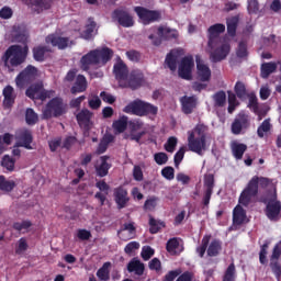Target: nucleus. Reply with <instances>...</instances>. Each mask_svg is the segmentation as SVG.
<instances>
[{
  "label": "nucleus",
  "instance_id": "obj_14",
  "mask_svg": "<svg viewBox=\"0 0 281 281\" xmlns=\"http://www.w3.org/2000/svg\"><path fill=\"white\" fill-rule=\"evenodd\" d=\"M232 47L227 43H220L214 48H211L210 59L213 63H221V60H225L227 56H229Z\"/></svg>",
  "mask_w": 281,
  "mask_h": 281
},
{
  "label": "nucleus",
  "instance_id": "obj_31",
  "mask_svg": "<svg viewBox=\"0 0 281 281\" xmlns=\"http://www.w3.org/2000/svg\"><path fill=\"white\" fill-rule=\"evenodd\" d=\"M198 78L201 82H210L212 78V70L205 64H198Z\"/></svg>",
  "mask_w": 281,
  "mask_h": 281
},
{
  "label": "nucleus",
  "instance_id": "obj_36",
  "mask_svg": "<svg viewBox=\"0 0 281 281\" xmlns=\"http://www.w3.org/2000/svg\"><path fill=\"white\" fill-rule=\"evenodd\" d=\"M240 19L238 15H234L226 20V26H227V34L228 36H236V30H238V23Z\"/></svg>",
  "mask_w": 281,
  "mask_h": 281
},
{
  "label": "nucleus",
  "instance_id": "obj_24",
  "mask_svg": "<svg viewBox=\"0 0 281 281\" xmlns=\"http://www.w3.org/2000/svg\"><path fill=\"white\" fill-rule=\"evenodd\" d=\"M93 117V113L87 109L81 110L77 115V122L81 128L89 131V126L91 124V119Z\"/></svg>",
  "mask_w": 281,
  "mask_h": 281
},
{
  "label": "nucleus",
  "instance_id": "obj_55",
  "mask_svg": "<svg viewBox=\"0 0 281 281\" xmlns=\"http://www.w3.org/2000/svg\"><path fill=\"white\" fill-rule=\"evenodd\" d=\"M14 164H16V160H14L12 157L9 155L3 156L1 166L12 172L14 170Z\"/></svg>",
  "mask_w": 281,
  "mask_h": 281
},
{
  "label": "nucleus",
  "instance_id": "obj_45",
  "mask_svg": "<svg viewBox=\"0 0 281 281\" xmlns=\"http://www.w3.org/2000/svg\"><path fill=\"white\" fill-rule=\"evenodd\" d=\"M20 139H21L20 146H22L23 148H26V150H32V142L34 138L32 137L31 132L25 131L24 133H22Z\"/></svg>",
  "mask_w": 281,
  "mask_h": 281
},
{
  "label": "nucleus",
  "instance_id": "obj_2",
  "mask_svg": "<svg viewBox=\"0 0 281 281\" xmlns=\"http://www.w3.org/2000/svg\"><path fill=\"white\" fill-rule=\"evenodd\" d=\"M114 52L110 47L95 48L88 52L80 58V69L87 71L90 78H102L104 72L102 70H93L104 67L106 63L113 59Z\"/></svg>",
  "mask_w": 281,
  "mask_h": 281
},
{
  "label": "nucleus",
  "instance_id": "obj_32",
  "mask_svg": "<svg viewBox=\"0 0 281 281\" xmlns=\"http://www.w3.org/2000/svg\"><path fill=\"white\" fill-rule=\"evenodd\" d=\"M54 0H25L26 5L36 8L37 10H49Z\"/></svg>",
  "mask_w": 281,
  "mask_h": 281
},
{
  "label": "nucleus",
  "instance_id": "obj_18",
  "mask_svg": "<svg viewBox=\"0 0 281 281\" xmlns=\"http://www.w3.org/2000/svg\"><path fill=\"white\" fill-rule=\"evenodd\" d=\"M204 195L202 198V204L204 207H210V201H212V194H214V175L209 173L204 177Z\"/></svg>",
  "mask_w": 281,
  "mask_h": 281
},
{
  "label": "nucleus",
  "instance_id": "obj_25",
  "mask_svg": "<svg viewBox=\"0 0 281 281\" xmlns=\"http://www.w3.org/2000/svg\"><path fill=\"white\" fill-rule=\"evenodd\" d=\"M119 234H121L122 240H131L135 238V234H137V228L135 227V223H125L119 231Z\"/></svg>",
  "mask_w": 281,
  "mask_h": 281
},
{
  "label": "nucleus",
  "instance_id": "obj_61",
  "mask_svg": "<svg viewBox=\"0 0 281 281\" xmlns=\"http://www.w3.org/2000/svg\"><path fill=\"white\" fill-rule=\"evenodd\" d=\"M248 14H258L259 10H260V3L258 2V0H248Z\"/></svg>",
  "mask_w": 281,
  "mask_h": 281
},
{
  "label": "nucleus",
  "instance_id": "obj_19",
  "mask_svg": "<svg viewBox=\"0 0 281 281\" xmlns=\"http://www.w3.org/2000/svg\"><path fill=\"white\" fill-rule=\"evenodd\" d=\"M144 82V72L140 70H132L127 77V85L133 91H135V89H139V87H143Z\"/></svg>",
  "mask_w": 281,
  "mask_h": 281
},
{
  "label": "nucleus",
  "instance_id": "obj_20",
  "mask_svg": "<svg viewBox=\"0 0 281 281\" xmlns=\"http://www.w3.org/2000/svg\"><path fill=\"white\" fill-rule=\"evenodd\" d=\"M99 159L101 162L94 166V170L97 177H100L102 179L109 175V170H111L112 168V165L109 164V159H111V156H101Z\"/></svg>",
  "mask_w": 281,
  "mask_h": 281
},
{
  "label": "nucleus",
  "instance_id": "obj_5",
  "mask_svg": "<svg viewBox=\"0 0 281 281\" xmlns=\"http://www.w3.org/2000/svg\"><path fill=\"white\" fill-rule=\"evenodd\" d=\"M212 235H204L201 245L195 248V254H198L199 258H205V251L209 258H216L221 256L223 251V241L221 239H213Z\"/></svg>",
  "mask_w": 281,
  "mask_h": 281
},
{
  "label": "nucleus",
  "instance_id": "obj_21",
  "mask_svg": "<svg viewBox=\"0 0 281 281\" xmlns=\"http://www.w3.org/2000/svg\"><path fill=\"white\" fill-rule=\"evenodd\" d=\"M46 43L50 44L53 47H58L59 49H67V47H69V37L49 34L46 37Z\"/></svg>",
  "mask_w": 281,
  "mask_h": 281
},
{
  "label": "nucleus",
  "instance_id": "obj_28",
  "mask_svg": "<svg viewBox=\"0 0 281 281\" xmlns=\"http://www.w3.org/2000/svg\"><path fill=\"white\" fill-rule=\"evenodd\" d=\"M87 77H85V75H78L70 92L72 95H76V93H85V91H87Z\"/></svg>",
  "mask_w": 281,
  "mask_h": 281
},
{
  "label": "nucleus",
  "instance_id": "obj_33",
  "mask_svg": "<svg viewBox=\"0 0 281 281\" xmlns=\"http://www.w3.org/2000/svg\"><path fill=\"white\" fill-rule=\"evenodd\" d=\"M231 150L233 153V157H235L237 161H240V159H243V155L247 153V145L243 143H233Z\"/></svg>",
  "mask_w": 281,
  "mask_h": 281
},
{
  "label": "nucleus",
  "instance_id": "obj_30",
  "mask_svg": "<svg viewBox=\"0 0 281 281\" xmlns=\"http://www.w3.org/2000/svg\"><path fill=\"white\" fill-rule=\"evenodd\" d=\"M247 221V211L243 209V205L237 204L233 210V223L235 225H243Z\"/></svg>",
  "mask_w": 281,
  "mask_h": 281
},
{
  "label": "nucleus",
  "instance_id": "obj_10",
  "mask_svg": "<svg viewBox=\"0 0 281 281\" xmlns=\"http://www.w3.org/2000/svg\"><path fill=\"white\" fill-rule=\"evenodd\" d=\"M26 97L30 98L31 100H42L45 101L46 98H52L54 97V93H56L54 90H45L43 88V83L37 82L31 85L26 89Z\"/></svg>",
  "mask_w": 281,
  "mask_h": 281
},
{
  "label": "nucleus",
  "instance_id": "obj_9",
  "mask_svg": "<svg viewBox=\"0 0 281 281\" xmlns=\"http://www.w3.org/2000/svg\"><path fill=\"white\" fill-rule=\"evenodd\" d=\"M134 12L137 14L143 25H150V23L161 21V12L157 10H149L145 7H135Z\"/></svg>",
  "mask_w": 281,
  "mask_h": 281
},
{
  "label": "nucleus",
  "instance_id": "obj_22",
  "mask_svg": "<svg viewBox=\"0 0 281 281\" xmlns=\"http://www.w3.org/2000/svg\"><path fill=\"white\" fill-rule=\"evenodd\" d=\"M180 103L182 106V113H184V115H191V113L196 109V97L183 95L180 98Z\"/></svg>",
  "mask_w": 281,
  "mask_h": 281
},
{
  "label": "nucleus",
  "instance_id": "obj_26",
  "mask_svg": "<svg viewBox=\"0 0 281 281\" xmlns=\"http://www.w3.org/2000/svg\"><path fill=\"white\" fill-rule=\"evenodd\" d=\"M146 270V266L137 257H134L127 263L128 273H135V276H144V271Z\"/></svg>",
  "mask_w": 281,
  "mask_h": 281
},
{
  "label": "nucleus",
  "instance_id": "obj_58",
  "mask_svg": "<svg viewBox=\"0 0 281 281\" xmlns=\"http://www.w3.org/2000/svg\"><path fill=\"white\" fill-rule=\"evenodd\" d=\"M178 143H179V140L177 139V137L170 136L167 139V144H165V150L167 153H175V148H177Z\"/></svg>",
  "mask_w": 281,
  "mask_h": 281
},
{
  "label": "nucleus",
  "instance_id": "obj_48",
  "mask_svg": "<svg viewBox=\"0 0 281 281\" xmlns=\"http://www.w3.org/2000/svg\"><path fill=\"white\" fill-rule=\"evenodd\" d=\"M236 106H240V102H238V99H236V94L234 92L228 91V113H234L236 111Z\"/></svg>",
  "mask_w": 281,
  "mask_h": 281
},
{
  "label": "nucleus",
  "instance_id": "obj_54",
  "mask_svg": "<svg viewBox=\"0 0 281 281\" xmlns=\"http://www.w3.org/2000/svg\"><path fill=\"white\" fill-rule=\"evenodd\" d=\"M237 58H247L249 56V50H247V42H239L236 49Z\"/></svg>",
  "mask_w": 281,
  "mask_h": 281
},
{
  "label": "nucleus",
  "instance_id": "obj_13",
  "mask_svg": "<svg viewBox=\"0 0 281 281\" xmlns=\"http://www.w3.org/2000/svg\"><path fill=\"white\" fill-rule=\"evenodd\" d=\"M281 202L278 201V194H271L266 205V216L269 221H280Z\"/></svg>",
  "mask_w": 281,
  "mask_h": 281
},
{
  "label": "nucleus",
  "instance_id": "obj_23",
  "mask_svg": "<svg viewBox=\"0 0 281 281\" xmlns=\"http://www.w3.org/2000/svg\"><path fill=\"white\" fill-rule=\"evenodd\" d=\"M113 74L116 80H126L128 78V67L124 64V60L119 57V60L113 66Z\"/></svg>",
  "mask_w": 281,
  "mask_h": 281
},
{
  "label": "nucleus",
  "instance_id": "obj_42",
  "mask_svg": "<svg viewBox=\"0 0 281 281\" xmlns=\"http://www.w3.org/2000/svg\"><path fill=\"white\" fill-rule=\"evenodd\" d=\"M128 126V117L127 116H121L119 120L114 121L112 123V127L115 131V133H124Z\"/></svg>",
  "mask_w": 281,
  "mask_h": 281
},
{
  "label": "nucleus",
  "instance_id": "obj_63",
  "mask_svg": "<svg viewBox=\"0 0 281 281\" xmlns=\"http://www.w3.org/2000/svg\"><path fill=\"white\" fill-rule=\"evenodd\" d=\"M31 226H32L31 221H22V222L13 223V229H15V232H23V229H30Z\"/></svg>",
  "mask_w": 281,
  "mask_h": 281
},
{
  "label": "nucleus",
  "instance_id": "obj_56",
  "mask_svg": "<svg viewBox=\"0 0 281 281\" xmlns=\"http://www.w3.org/2000/svg\"><path fill=\"white\" fill-rule=\"evenodd\" d=\"M29 247L30 246L27 245V239H25V237H21L18 240V246L15 248L16 256H21V254H24V251H27Z\"/></svg>",
  "mask_w": 281,
  "mask_h": 281
},
{
  "label": "nucleus",
  "instance_id": "obj_6",
  "mask_svg": "<svg viewBox=\"0 0 281 281\" xmlns=\"http://www.w3.org/2000/svg\"><path fill=\"white\" fill-rule=\"evenodd\" d=\"M124 113L146 117V115H157L159 108L153 103H148L142 99H136L130 102L124 109Z\"/></svg>",
  "mask_w": 281,
  "mask_h": 281
},
{
  "label": "nucleus",
  "instance_id": "obj_51",
  "mask_svg": "<svg viewBox=\"0 0 281 281\" xmlns=\"http://www.w3.org/2000/svg\"><path fill=\"white\" fill-rule=\"evenodd\" d=\"M25 120H26V124H29L30 126H34V124L38 122V114L34 112V109L29 108L26 109V112H25Z\"/></svg>",
  "mask_w": 281,
  "mask_h": 281
},
{
  "label": "nucleus",
  "instance_id": "obj_64",
  "mask_svg": "<svg viewBox=\"0 0 281 281\" xmlns=\"http://www.w3.org/2000/svg\"><path fill=\"white\" fill-rule=\"evenodd\" d=\"M137 249H139V241H130L125 246L124 251L127 256H131V254H133V251H137Z\"/></svg>",
  "mask_w": 281,
  "mask_h": 281
},
{
  "label": "nucleus",
  "instance_id": "obj_57",
  "mask_svg": "<svg viewBox=\"0 0 281 281\" xmlns=\"http://www.w3.org/2000/svg\"><path fill=\"white\" fill-rule=\"evenodd\" d=\"M177 249H179V240L177 239V237L170 238L167 241L166 250L168 251V254H175Z\"/></svg>",
  "mask_w": 281,
  "mask_h": 281
},
{
  "label": "nucleus",
  "instance_id": "obj_8",
  "mask_svg": "<svg viewBox=\"0 0 281 281\" xmlns=\"http://www.w3.org/2000/svg\"><path fill=\"white\" fill-rule=\"evenodd\" d=\"M249 126H251V119L249 117V114L241 111L235 116L231 125V131L233 135H243Z\"/></svg>",
  "mask_w": 281,
  "mask_h": 281
},
{
  "label": "nucleus",
  "instance_id": "obj_62",
  "mask_svg": "<svg viewBox=\"0 0 281 281\" xmlns=\"http://www.w3.org/2000/svg\"><path fill=\"white\" fill-rule=\"evenodd\" d=\"M161 176L167 179V181H172L175 179V168L167 166L161 169Z\"/></svg>",
  "mask_w": 281,
  "mask_h": 281
},
{
  "label": "nucleus",
  "instance_id": "obj_17",
  "mask_svg": "<svg viewBox=\"0 0 281 281\" xmlns=\"http://www.w3.org/2000/svg\"><path fill=\"white\" fill-rule=\"evenodd\" d=\"M113 196L117 210H124V207H126V205H128V202L131 201V198L128 196V190H126V188H124L123 186L114 189Z\"/></svg>",
  "mask_w": 281,
  "mask_h": 281
},
{
  "label": "nucleus",
  "instance_id": "obj_52",
  "mask_svg": "<svg viewBox=\"0 0 281 281\" xmlns=\"http://www.w3.org/2000/svg\"><path fill=\"white\" fill-rule=\"evenodd\" d=\"M267 254H269V241H266L263 245L260 246V251H259L260 265H267L269 262V260H267Z\"/></svg>",
  "mask_w": 281,
  "mask_h": 281
},
{
  "label": "nucleus",
  "instance_id": "obj_59",
  "mask_svg": "<svg viewBox=\"0 0 281 281\" xmlns=\"http://www.w3.org/2000/svg\"><path fill=\"white\" fill-rule=\"evenodd\" d=\"M154 160L158 166H164L166 164H168V154L160 151V153H156L154 155Z\"/></svg>",
  "mask_w": 281,
  "mask_h": 281
},
{
  "label": "nucleus",
  "instance_id": "obj_1",
  "mask_svg": "<svg viewBox=\"0 0 281 281\" xmlns=\"http://www.w3.org/2000/svg\"><path fill=\"white\" fill-rule=\"evenodd\" d=\"M27 38H30V32L25 26H13L14 43H22L24 46L11 45L2 55L1 60L8 71H14L15 67H20V65H23L27 60V54H30Z\"/></svg>",
  "mask_w": 281,
  "mask_h": 281
},
{
  "label": "nucleus",
  "instance_id": "obj_40",
  "mask_svg": "<svg viewBox=\"0 0 281 281\" xmlns=\"http://www.w3.org/2000/svg\"><path fill=\"white\" fill-rule=\"evenodd\" d=\"M213 102L214 106H217L220 109H223L225 104H227V94L225 91L220 90L213 94Z\"/></svg>",
  "mask_w": 281,
  "mask_h": 281
},
{
  "label": "nucleus",
  "instance_id": "obj_46",
  "mask_svg": "<svg viewBox=\"0 0 281 281\" xmlns=\"http://www.w3.org/2000/svg\"><path fill=\"white\" fill-rule=\"evenodd\" d=\"M235 95L239 99L243 100L247 98V87L243 81H237L234 87Z\"/></svg>",
  "mask_w": 281,
  "mask_h": 281
},
{
  "label": "nucleus",
  "instance_id": "obj_29",
  "mask_svg": "<svg viewBox=\"0 0 281 281\" xmlns=\"http://www.w3.org/2000/svg\"><path fill=\"white\" fill-rule=\"evenodd\" d=\"M183 49H172L169 54H167L165 64L167 65L170 71H177V58H179V54H181Z\"/></svg>",
  "mask_w": 281,
  "mask_h": 281
},
{
  "label": "nucleus",
  "instance_id": "obj_15",
  "mask_svg": "<svg viewBox=\"0 0 281 281\" xmlns=\"http://www.w3.org/2000/svg\"><path fill=\"white\" fill-rule=\"evenodd\" d=\"M112 21H117L119 25L122 27H133V25H135L133 16L124 9H115L112 12Z\"/></svg>",
  "mask_w": 281,
  "mask_h": 281
},
{
  "label": "nucleus",
  "instance_id": "obj_49",
  "mask_svg": "<svg viewBox=\"0 0 281 281\" xmlns=\"http://www.w3.org/2000/svg\"><path fill=\"white\" fill-rule=\"evenodd\" d=\"M157 203H159V198L153 195L145 201L143 210H145V212H154L157 207Z\"/></svg>",
  "mask_w": 281,
  "mask_h": 281
},
{
  "label": "nucleus",
  "instance_id": "obj_34",
  "mask_svg": "<svg viewBox=\"0 0 281 281\" xmlns=\"http://www.w3.org/2000/svg\"><path fill=\"white\" fill-rule=\"evenodd\" d=\"M111 261H106L102 265V267L97 271V277L101 281L111 280Z\"/></svg>",
  "mask_w": 281,
  "mask_h": 281
},
{
  "label": "nucleus",
  "instance_id": "obj_7",
  "mask_svg": "<svg viewBox=\"0 0 281 281\" xmlns=\"http://www.w3.org/2000/svg\"><path fill=\"white\" fill-rule=\"evenodd\" d=\"M69 106L60 97L50 99L42 111L43 120H52V117H61L68 111Z\"/></svg>",
  "mask_w": 281,
  "mask_h": 281
},
{
  "label": "nucleus",
  "instance_id": "obj_38",
  "mask_svg": "<svg viewBox=\"0 0 281 281\" xmlns=\"http://www.w3.org/2000/svg\"><path fill=\"white\" fill-rule=\"evenodd\" d=\"M278 69V64L273 63V61H269V63H263L261 65V78H269V76L271 74H276Z\"/></svg>",
  "mask_w": 281,
  "mask_h": 281
},
{
  "label": "nucleus",
  "instance_id": "obj_11",
  "mask_svg": "<svg viewBox=\"0 0 281 281\" xmlns=\"http://www.w3.org/2000/svg\"><path fill=\"white\" fill-rule=\"evenodd\" d=\"M223 32H225V24L222 23L213 24L207 29L209 49H214V47H218L220 43H223V38H221V34H223Z\"/></svg>",
  "mask_w": 281,
  "mask_h": 281
},
{
  "label": "nucleus",
  "instance_id": "obj_39",
  "mask_svg": "<svg viewBox=\"0 0 281 281\" xmlns=\"http://www.w3.org/2000/svg\"><path fill=\"white\" fill-rule=\"evenodd\" d=\"M3 97H4V101L3 104L7 108L12 106V104H14V88H12V86H7L3 89Z\"/></svg>",
  "mask_w": 281,
  "mask_h": 281
},
{
  "label": "nucleus",
  "instance_id": "obj_47",
  "mask_svg": "<svg viewBox=\"0 0 281 281\" xmlns=\"http://www.w3.org/2000/svg\"><path fill=\"white\" fill-rule=\"evenodd\" d=\"M222 281H236V265L234 262L225 270Z\"/></svg>",
  "mask_w": 281,
  "mask_h": 281
},
{
  "label": "nucleus",
  "instance_id": "obj_12",
  "mask_svg": "<svg viewBox=\"0 0 281 281\" xmlns=\"http://www.w3.org/2000/svg\"><path fill=\"white\" fill-rule=\"evenodd\" d=\"M38 76V69L32 65H29L24 70H22L15 78V85L23 89V87L33 82Z\"/></svg>",
  "mask_w": 281,
  "mask_h": 281
},
{
  "label": "nucleus",
  "instance_id": "obj_44",
  "mask_svg": "<svg viewBox=\"0 0 281 281\" xmlns=\"http://www.w3.org/2000/svg\"><path fill=\"white\" fill-rule=\"evenodd\" d=\"M16 188L14 180H7L5 176H0V190L1 192H12Z\"/></svg>",
  "mask_w": 281,
  "mask_h": 281
},
{
  "label": "nucleus",
  "instance_id": "obj_37",
  "mask_svg": "<svg viewBox=\"0 0 281 281\" xmlns=\"http://www.w3.org/2000/svg\"><path fill=\"white\" fill-rule=\"evenodd\" d=\"M52 52L47 46H36L33 48V58L37 63H43L45 60V54Z\"/></svg>",
  "mask_w": 281,
  "mask_h": 281
},
{
  "label": "nucleus",
  "instance_id": "obj_3",
  "mask_svg": "<svg viewBox=\"0 0 281 281\" xmlns=\"http://www.w3.org/2000/svg\"><path fill=\"white\" fill-rule=\"evenodd\" d=\"M262 188L267 190L269 188L268 194H278V189L276 183H273L272 179L254 176L249 182L247 183L246 188L241 191L238 203L239 205H244V207H248L249 203L255 196H258V188Z\"/></svg>",
  "mask_w": 281,
  "mask_h": 281
},
{
  "label": "nucleus",
  "instance_id": "obj_50",
  "mask_svg": "<svg viewBox=\"0 0 281 281\" xmlns=\"http://www.w3.org/2000/svg\"><path fill=\"white\" fill-rule=\"evenodd\" d=\"M248 109H251L256 115H260V108L258 106V97L256 93L248 94Z\"/></svg>",
  "mask_w": 281,
  "mask_h": 281
},
{
  "label": "nucleus",
  "instance_id": "obj_35",
  "mask_svg": "<svg viewBox=\"0 0 281 281\" xmlns=\"http://www.w3.org/2000/svg\"><path fill=\"white\" fill-rule=\"evenodd\" d=\"M97 26L98 23L94 22L93 18H89L86 30L81 33V38H85V41H91Z\"/></svg>",
  "mask_w": 281,
  "mask_h": 281
},
{
  "label": "nucleus",
  "instance_id": "obj_4",
  "mask_svg": "<svg viewBox=\"0 0 281 281\" xmlns=\"http://www.w3.org/2000/svg\"><path fill=\"white\" fill-rule=\"evenodd\" d=\"M210 127L205 124H198L194 127L193 132H189L188 136V146L191 153H195L196 155H203V150H205L207 132Z\"/></svg>",
  "mask_w": 281,
  "mask_h": 281
},
{
  "label": "nucleus",
  "instance_id": "obj_43",
  "mask_svg": "<svg viewBox=\"0 0 281 281\" xmlns=\"http://www.w3.org/2000/svg\"><path fill=\"white\" fill-rule=\"evenodd\" d=\"M161 227H166V223L160 220H156L155 217H153L150 215L149 216V233L159 234Z\"/></svg>",
  "mask_w": 281,
  "mask_h": 281
},
{
  "label": "nucleus",
  "instance_id": "obj_27",
  "mask_svg": "<svg viewBox=\"0 0 281 281\" xmlns=\"http://www.w3.org/2000/svg\"><path fill=\"white\" fill-rule=\"evenodd\" d=\"M158 36L164 41H177L179 38V31L166 26H159L157 31Z\"/></svg>",
  "mask_w": 281,
  "mask_h": 281
},
{
  "label": "nucleus",
  "instance_id": "obj_60",
  "mask_svg": "<svg viewBox=\"0 0 281 281\" xmlns=\"http://www.w3.org/2000/svg\"><path fill=\"white\" fill-rule=\"evenodd\" d=\"M183 157H186V147H180V149L173 156L176 168H179L181 161H183Z\"/></svg>",
  "mask_w": 281,
  "mask_h": 281
},
{
  "label": "nucleus",
  "instance_id": "obj_41",
  "mask_svg": "<svg viewBox=\"0 0 281 281\" xmlns=\"http://www.w3.org/2000/svg\"><path fill=\"white\" fill-rule=\"evenodd\" d=\"M270 269L274 274L277 281H280L281 278V263L280 258H273V255L270 256Z\"/></svg>",
  "mask_w": 281,
  "mask_h": 281
},
{
  "label": "nucleus",
  "instance_id": "obj_16",
  "mask_svg": "<svg viewBox=\"0 0 281 281\" xmlns=\"http://www.w3.org/2000/svg\"><path fill=\"white\" fill-rule=\"evenodd\" d=\"M192 67H194V58H182L178 68V76L183 80H192Z\"/></svg>",
  "mask_w": 281,
  "mask_h": 281
},
{
  "label": "nucleus",
  "instance_id": "obj_53",
  "mask_svg": "<svg viewBox=\"0 0 281 281\" xmlns=\"http://www.w3.org/2000/svg\"><path fill=\"white\" fill-rule=\"evenodd\" d=\"M271 131V122L269 119H266L257 130L258 137H265V133H269Z\"/></svg>",
  "mask_w": 281,
  "mask_h": 281
}]
</instances>
